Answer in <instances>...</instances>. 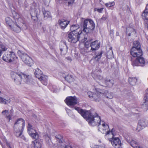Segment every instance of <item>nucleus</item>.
<instances>
[{"label":"nucleus","instance_id":"nucleus-10","mask_svg":"<svg viewBox=\"0 0 148 148\" xmlns=\"http://www.w3.org/2000/svg\"><path fill=\"white\" fill-rule=\"evenodd\" d=\"M142 56L136 58L135 60L132 61V64L133 66H144L145 65L146 60Z\"/></svg>","mask_w":148,"mask_h":148},{"label":"nucleus","instance_id":"nucleus-51","mask_svg":"<svg viewBox=\"0 0 148 148\" xmlns=\"http://www.w3.org/2000/svg\"><path fill=\"white\" fill-rule=\"evenodd\" d=\"M75 109L77 111L78 113H79L80 114L81 113L80 112H82V109L79 107L75 108Z\"/></svg>","mask_w":148,"mask_h":148},{"label":"nucleus","instance_id":"nucleus-60","mask_svg":"<svg viewBox=\"0 0 148 148\" xmlns=\"http://www.w3.org/2000/svg\"><path fill=\"white\" fill-rule=\"evenodd\" d=\"M110 53L111 54H112L113 53V52H112V50H111V51H110Z\"/></svg>","mask_w":148,"mask_h":148},{"label":"nucleus","instance_id":"nucleus-24","mask_svg":"<svg viewBox=\"0 0 148 148\" xmlns=\"http://www.w3.org/2000/svg\"><path fill=\"white\" fill-rule=\"evenodd\" d=\"M90 50L92 51L98 50L100 47V43L97 40L92 42L90 44Z\"/></svg>","mask_w":148,"mask_h":148},{"label":"nucleus","instance_id":"nucleus-53","mask_svg":"<svg viewBox=\"0 0 148 148\" xmlns=\"http://www.w3.org/2000/svg\"><path fill=\"white\" fill-rule=\"evenodd\" d=\"M75 0H72V1H71V0L68 1V3L69 5H73V3H74Z\"/></svg>","mask_w":148,"mask_h":148},{"label":"nucleus","instance_id":"nucleus-23","mask_svg":"<svg viewBox=\"0 0 148 148\" xmlns=\"http://www.w3.org/2000/svg\"><path fill=\"white\" fill-rule=\"evenodd\" d=\"M127 142L134 148H142L139 145L138 143L136 141L133 140L132 139H130L129 138L127 137L126 138Z\"/></svg>","mask_w":148,"mask_h":148},{"label":"nucleus","instance_id":"nucleus-16","mask_svg":"<svg viewBox=\"0 0 148 148\" xmlns=\"http://www.w3.org/2000/svg\"><path fill=\"white\" fill-rule=\"evenodd\" d=\"M142 16L143 19L144 20V27L148 29V4H147Z\"/></svg>","mask_w":148,"mask_h":148},{"label":"nucleus","instance_id":"nucleus-5","mask_svg":"<svg viewBox=\"0 0 148 148\" xmlns=\"http://www.w3.org/2000/svg\"><path fill=\"white\" fill-rule=\"evenodd\" d=\"M95 27V24L92 20L88 19L84 20L82 26V33L84 34L85 36L88 35V34L92 32Z\"/></svg>","mask_w":148,"mask_h":148},{"label":"nucleus","instance_id":"nucleus-6","mask_svg":"<svg viewBox=\"0 0 148 148\" xmlns=\"http://www.w3.org/2000/svg\"><path fill=\"white\" fill-rule=\"evenodd\" d=\"M5 21L7 25L12 31L18 33L21 30V25L18 24L17 22L14 23L12 19L9 17H7L5 18Z\"/></svg>","mask_w":148,"mask_h":148},{"label":"nucleus","instance_id":"nucleus-35","mask_svg":"<svg viewBox=\"0 0 148 148\" xmlns=\"http://www.w3.org/2000/svg\"><path fill=\"white\" fill-rule=\"evenodd\" d=\"M103 53V51L102 50L98 52V53H95L96 55L94 57L95 59L97 61H98L101 58Z\"/></svg>","mask_w":148,"mask_h":148},{"label":"nucleus","instance_id":"nucleus-36","mask_svg":"<svg viewBox=\"0 0 148 148\" xmlns=\"http://www.w3.org/2000/svg\"><path fill=\"white\" fill-rule=\"evenodd\" d=\"M34 74L36 77L37 78L40 77V76L43 75L41 71L39 69L37 68L35 70Z\"/></svg>","mask_w":148,"mask_h":148},{"label":"nucleus","instance_id":"nucleus-18","mask_svg":"<svg viewBox=\"0 0 148 148\" xmlns=\"http://www.w3.org/2000/svg\"><path fill=\"white\" fill-rule=\"evenodd\" d=\"M77 99L75 97H67L64 101L69 106H73L77 103Z\"/></svg>","mask_w":148,"mask_h":148},{"label":"nucleus","instance_id":"nucleus-47","mask_svg":"<svg viewBox=\"0 0 148 148\" xmlns=\"http://www.w3.org/2000/svg\"><path fill=\"white\" fill-rule=\"evenodd\" d=\"M103 8H101L99 9L97 8H95L94 9V10L95 11H97L99 13H102L103 12Z\"/></svg>","mask_w":148,"mask_h":148},{"label":"nucleus","instance_id":"nucleus-31","mask_svg":"<svg viewBox=\"0 0 148 148\" xmlns=\"http://www.w3.org/2000/svg\"><path fill=\"white\" fill-rule=\"evenodd\" d=\"M14 129V134L17 137H20L21 135L23 130L20 129L19 127H18L16 130H15V129Z\"/></svg>","mask_w":148,"mask_h":148},{"label":"nucleus","instance_id":"nucleus-8","mask_svg":"<svg viewBox=\"0 0 148 148\" xmlns=\"http://www.w3.org/2000/svg\"><path fill=\"white\" fill-rule=\"evenodd\" d=\"M108 132H109V133L110 132L113 136L110 139L109 141L110 142L112 145L116 148H118L119 147L121 146V141L120 139L118 137H114V130L113 128H112L111 130V131H110L109 129L108 130Z\"/></svg>","mask_w":148,"mask_h":148},{"label":"nucleus","instance_id":"nucleus-58","mask_svg":"<svg viewBox=\"0 0 148 148\" xmlns=\"http://www.w3.org/2000/svg\"><path fill=\"white\" fill-rule=\"evenodd\" d=\"M21 137L24 140H26V138L24 136H21Z\"/></svg>","mask_w":148,"mask_h":148},{"label":"nucleus","instance_id":"nucleus-30","mask_svg":"<svg viewBox=\"0 0 148 148\" xmlns=\"http://www.w3.org/2000/svg\"><path fill=\"white\" fill-rule=\"evenodd\" d=\"M64 78L69 83L73 82L75 80L74 77L73 75L69 74L65 77Z\"/></svg>","mask_w":148,"mask_h":148},{"label":"nucleus","instance_id":"nucleus-55","mask_svg":"<svg viewBox=\"0 0 148 148\" xmlns=\"http://www.w3.org/2000/svg\"><path fill=\"white\" fill-rule=\"evenodd\" d=\"M6 116V117L7 118V119H9V121H10L11 119V116L9 115L8 116Z\"/></svg>","mask_w":148,"mask_h":148},{"label":"nucleus","instance_id":"nucleus-12","mask_svg":"<svg viewBox=\"0 0 148 148\" xmlns=\"http://www.w3.org/2000/svg\"><path fill=\"white\" fill-rule=\"evenodd\" d=\"M12 15L14 19H17V23L18 24L21 25V27L24 26H26L25 22L23 18L21 16L18 14L13 11L12 13Z\"/></svg>","mask_w":148,"mask_h":148},{"label":"nucleus","instance_id":"nucleus-48","mask_svg":"<svg viewBox=\"0 0 148 148\" xmlns=\"http://www.w3.org/2000/svg\"><path fill=\"white\" fill-rule=\"evenodd\" d=\"M95 146L96 148H106L105 145L103 144L99 145H96Z\"/></svg>","mask_w":148,"mask_h":148},{"label":"nucleus","instance_id":"nucleus-42","mask_svg":"<svg viewBox=\"0 0 148 148\" xmlns=\"http://www.w3.org/2000/svg\"><path fill=\"white\" fill-rule=\"evenodd\" d=\"M55 137L56 139L57 140V141H58L59 143H62V137L61 135L58 134V135H56Z\"/></svg>","mask_w":148,"mask_h":148},{"label":"nucleus","instance_id":"nucleus-46","mask_svg":"<svg viewBox=\"0 0 148 148\" xmlns=\"http://www.w3.org/2000/svg\"><path fill=\"white\" fill-rule=\"evenodd\" d=\"M66 112L69 116L71 117H73L74 116L72 112L69 109H68L67 110H66Z\"/></svg>","mask_w":148,"mask_h":148},{"label":"nucleus","instance_id":"nucleus-39","mask_svg":"<svg viewBox=\"0 0 148 148\" xmlns=\"http://www.w3.org/2000/svg\"><path fill=\"white\" fill-rule=\"evenodd\" d=\"M135 30L134 29L131 28V27H129L128 29H127L126 31V34L128 35L129 36L131 35V33L132 32H134Z\"/></svg>","mask_w":148,"mask_h":148},{"label":"nucleus","instance_id":"nucleus-45","mask_svg":"<svg viewBox=\"0 0 148 148\" xmlns=\"http://www.w3.org/2000/svg\"><path fill=\"white\" fill-rule=\"evenodd\" d=\"M95 79L96 80H99L101 82H102V83L103 82V80H104V79H103V77L100 75H96Z\"/></svg>","mask_w":148,"mask_h":148},{"label":"nucleus","instance_id":"nucleus-52","mask_svg":"<svg viewBox=\"0 0 148 148\" xmlns=\"http://www.w3.org/2000/svg\"><path fill=\"white\" fill-rule=\"evenodd\" d=\"M75 109L77 111L78 113H79L80 114L81 113L80 112H82V109L79 107L75 108Z\"/></svg>","mask_w":148,"mask_h":148},{"label":"nucleus","instance_id":"nucleus-50","mask_svg":"<svg viewBox=\"0 0 148 148\" xmlns=\"http://www.w3.org/2000/svg\"><path fill=\"white\" fill-rule=\"evenodd\" d=\"M9 113V111L8 110H5L2 111L1 113L4 115L7 116V114Z\"/></svg>","mask_w":148,"mask_h":148},{"label":"nucleus","instance_id":"nucleus-56","mask_svg":"<svg viewBox=\"0 0 148 148\" xmlns=\"http://www.w3.org/2000/svg\"><path fill=\"white\" fill-rule=\"evenodd\" d=\"M6 141V143L7 146L9 147L10 148H12L10 146V144L9 143Z\"/></svg>","mask_w":148,"mask_h":148},{"label":"nucleus","instance_id":"nucleus-21","mask_svg":"<svg viewBox=\"0 0 148 148\" xmlns=\"http://www.w3.org/2000/svg\"><path fill=\"white\" fill-rule=\"evenodd\" d=\"M99 84L102 86L111 87L114 84V81L112 79H106L104 80H103L102 84L99 83Z\"/></svg>","mask_w":148,"mask_h":148},{"label":"nucleus","instance_id":"nucleus-61","mask_svg":"<svg viewBox=\"0 0 148 148\" xmlns=\"http://www.w3.org/2000/svg\"><path fill=\"white\" fill-rule=\"evenodd\" d=\"M88 51H85V52H86V53L87 52H88Z\"/></svg>","mask_w":148,"mask_h":148},{"label":"nucleus","instance_id":"nucleus-19","mask_svg":"<svg viewBox=\"0 0 148 148\" xmlns=\"http://www.w3.org/2000/svg\"><path fill=\"white\" fill-rule=\"evenodd\" d=\"M21 129L23 130L25 126V120L22 118L18 119L14 123V129H15L16 130L18 127H19L20 128L21 126Z\"/></svg>","mask_w":148,"mask_h":148},{"label":"nucleus","instance_id":"nucleus-20","mask_svg":"<svg viewBox=\"0 0 148 148\" xmlns=\"http://www.w3.org/2000/svg\"><path fill=\"white\" fill-rule=\"evenodd\" d=\"M148 123L145 119H143L140 120L138 123V127L136 128L137 132L139 131L140 130L147 126Z\"/></svg>","mask_w":148,"mask_h":148},{"label":"nucleus","instance_id":"nucleus-15","mask_svg":"<svg viewBox=\"0 0 148 148\" xmlns=\"http://www.w3.org/2000/svg\"><path fill=\"white\" fill-rule=\"evenodd\" d=\"M95 90L99 92L101 95H102V96H104L106 98L111 99L113 98L112 93L111 92H109L107 90L97 88H95Z\"/></svg>","mask_w":148,"mask_h":148},{"label":"nucleus","instance_id":"nucleus-57","mask_svg":"<svg viewBox=\"0 0 148 148\" xmlns=\"http://www.w3.org/2000/svg\"><path fill=\"white\" fill-rule=\"evenodd\" d=\"M110 34H112V35H113V29H112V30H110Z\"/></svg>","mask_w":148,"mask_h":148},{"label":"nucleus","instance_id":"nucleus-26","mask_svg":"<svg viewBox=\"0 0 148 148\" xmlns=\"http://www.w3.org/2000/svg\"><path fill=\"white\" fill-rule=\"evenodd\" d=\"M145 101L142 104L143 107L145 106L146 108H148V88L145 91V95L144 98Z\"/></svg>","mask_w":148,"mask_h":148},{"label":"nucleus","instance_id":"nucleus-41","mask_svg":"<svg viewBox=\"0 0 148 148\" xmlns=\"http://www.w3.org/2000/svg\"><path fill=\"white\" fill-rule=\"evenodd\" d=\"M7 49V48L5 46L3 45H0V57L2 53V52L6 51Z\"/></svg>","mask_w":148,"mask_h":148},{"label":"nucleus","instance_id":"nucleus-9","mask_svg":"<svg viewBox=\"0 0 148 148\" xmlns=\"http://www.w3.org/2000/svg\"><path fill=\"white\" fill-rule=\"evenodd\" d=\"M17 57L16 56L15 53L13 51L6 52L3 56L2 59L4 61L10 63L14 61Z\"/></svg>","mask_w":148,"mask_h":148},{"label":"nucleus","instance_id":"nucleus-2","mask_svg":"<svg viewBox=\"0 0 148 148\" xmlns=\"http://www.w3.org/2000/svg\"><path fill=\"white\" fill-rule=\"evenodd\" d=\"M12 78L17 85L21 84L22 80L25 83L31 84H32L33 79L31 76L22 72H12L11 73Z\"/></svg>","mask_w":148,"mask_h":148},{"label":"nucleus","instance_id":"nucleus-28","mask_svg":"<svg viewBox=\"0 0 148 148\" xmlns=\"http://www.w3.org/2000/svg\"><path fill=\"white\" fill-rule=\"evenodd\" d=\"M40 77L38 78L44 85H46L47 84V76L44 75H42L40 76Z\"/></svg>","mask_w":148,"mask_h":148},{"label":"nucleus","instance_id":"nucleus-3","mask_svg":"<svg viewBox=\"0 0 148 148\" xmlns=\"http://www.w3.org/2000/svg\"><path fill=\"white\" fill-rule=\"evenodd\" d=\"M12 78L17 85L21 84L22 80L25 83L31 84H32L33 79L31 76L22 72H12L11 73Z\"/></svg>","mask_w":148,"mask_h":148},{"label":"nucleus","instance_id":"nucleus-40","mask_svg":"<svg viewBox=\"0 0 148 148\" xmlns=\"http://www.w3.org/2000/svg\"><path fill=\"white\" fill-rule=\"evenodd\" d=\"M44 137L45 138L46 141L48 145H50V143H51V140L50 138V136L47 134L45 135L44 136Z\"/></svg>","mask_w":148,"mask_h":148},{"label":"nucleus","instance_id":"nucleus-49","mask_svg":"<svg viewBox=\"0 0 148 148\" xmlns=\"http://www.w3.org/2000/svg\"><path fill=\"white\" fill-rule=\"evenodd\" d=\"M60 148H72L71 146L69 145H61Z\"/></svg>","mask_w":148,"mask_h":148},{"label":"nucleus","instance_id":"nucleus-22","mask_svg":"<svg viewBox=\"0 0 148 148\" xmlns=\"http://www.w3.org/2000/svg\"><path fill=\"white\" fill-rule=\"evenodd\" d=\"M58 22L61 28L62 29H64L69 24L70 21L64 19H59L58 21Z\"/></svg>","mask_w":148,"mask_h":148},{"label":"nucleus","instance_id":"nucleus-43","mask_svg":"<svg viewBox=\"0 0 148 148\" xmlns=\"http://www.w3.org/2000/svg\"><path fill=\"white\" fill-rule=\"evenodd\" d=\"M34 12L33 13V11H32V10H31V9H30V13L31 16L32 17L33 16H36L37 14L38 13V11H37V10L35 9H34Z\"/></svg>","mask_w":148,"mask_h":148},{"label":"nucleus","instance_id":"nucleus-34","mask_svg":"<svg viewBox=\"0 0 148 148\" xmlns=\"http://www.w3.org/2000/svg\"><path fill=\"white\" fill-rule=\"evenodd\" d=\"M137 79L136 77H130L128 79V82L130 85L134 86L135 85L137 82Z\"/></svg>","mask_w":148,"mask_h":148},{"label":"nucleus","instance_id":"nucleus-17","mask_svg":"<svg viewBox=\"0 0 148 148\" xmlns=\"http://www.w3.org/2000/svg\"><path fill=\"white\" fill-rule=\"evenodd\" d=\"M131 55L134 57L137 58L143 55V52L141 49H136L134 48H132L130 50Z\"/></svg>","mask_w":148,"mask_h":148},{"label":"nucleus","instance_id":"nucleus-63","mask_svg":"<svg viewBox=\"0 0 148 148\" xmlns=\"http://www.w3.org/2000/svg\"><path fill=\"white\" fill-rule=\"evenodd\" d=\"M100 72H101V70H100Z\"/></svg>","mask_w":148,"mask_h":148},{"label":"nucleus","instance_id":"nucleus-64","mask_svg":"<svg viewBox=\"0 0 148 148\" xmlns=\"http://www.w3.org/2000/svg\"><path fill=\"white\" fill-rule=\"evenodd\" d=\"M1 91H0V93H1Z\"/></svg>","mask_w":148,"mask_h":148},{"label":"nucleus","instance_id":"nucleus-62","mask_svg":"<svg viewBox=\"0 0 148 148\" xmlns=\"http://www.w3.org/2000/svg\"><path fill=\"white\" fill-rule=\"evenodd\" d=\"M99 142H100V140H99Z\"/></svg>","mask_w":148,"mask_h":148},{"label":"nucleus","instance_id":"nucleus-29","mask_svg":"<svg viewBox=\"0 0 148 148\" xmlns=\"http://www.w3.org/2000/svg\"><path fill=\"white\" fill-rule=\"evenodd\" d=\"M88 35H86V37L87 38V39L86 40H85L84 42H85L84 45L85 48L88 49V48L90 47V44L91 43V41L92 39L90 38H88Z\"/></svg>","mask_w":148,"mask_h":148},{"label":"nucleus","instance_id":"nucleus-27","mask_svg":"<svg viewBox=\"0 0 148 148\" xmlns=\"http://www.w3.org/2000/svg\"><path fill=\"white\" fill-rule=\"evenodd\" d=\"M60 49L61 53L63 51H65L67 50V47L66 42L64 41H61L60 43Z\"/></svg>","mask_w":148,"mask_h":148},{"label":"nucleus","instance_id":"nucleus-13","mask_svg":"<svg viewBox=\"0 0 148 148\" xmlns=\"http://www.w3.org/2000/svg\"><path fill=\"white\" fill-rule=\"evenodd\" d=\"M95 110L92 109H91L89 110H82L80 114L88 122V119L90 118Z\"/></svg>","mask_w":148,"mask_h":148},{"label":"nucleus","instance_id":"nucleus-14","mask_svg":"<svg viewBox=\"0 0 148 148\" xmlns=\"http://www.w3.org/2000/svg\"><path fill=\"white\" fill-rule=\"evenodd\" d=\"M96 91V93H93L91 91H88L87 93L88 96L92 100H93L96 102H99L101 100V95L99 92Z\"/></svg>","mask_w":148,"mask_h":148},{"label":"nucleus","instance_id":"nucleus-32","mask_svg":"<svg viewBox=\"0 0 148 148\" xmlns=\"http://www.w3.org/2000/svg\"><path fill=\"white\" fill-rule=\"evenodd\" d=\"M11 101V100L9 98L7 99H4L0 96V103L4 104H6L8 103H10Z\"/></svg>","mask_w":148,"mask_h":148},{"label":"nucleus","instance_id":"nucleus-11","mask_svg":"<svg viewBox=\"0 0 148 148\" xmlns=\"http://www.w3.org/2000/svg\"><path fill=\"white\" fill-rule=\"evenodd\" d=\"M27 132L29 136L33 139L38 140L39 135L34 128L31 124L29 123L27 127Z\"/></svg>","mask_w":148,"mask_h":148},{"label":"nucleus","instance_id":"nucleus-33","mask_svg":"<svg viewBox=\"0 0 148 148\" xmlns=\"http://www.w3.org/2000/svg\"><path fill=\"white\" fill-rule=\"evenodd\" d=\"M79 25L77 24L73 25L70 26L71 32H75V33H78L77 30L79 28Z\"/></svg>","mask_w":148,"mask_h":148},{"label":"nucleus","instance_id":"nucleus-7","mask_svg":"<svg viewBox=\"0 0 148 148\" xmlns=\"http://www.w3.org/2000/svg\"><path fill=\"white\" fill-rule=\"evenodd\" d=\"M17 53L21 58L22 61L27 65L31 66L34 64V61L32 58L26 53L18 50Z\"/></svg>","mask_w":148,"mask_h":148},{"label":"nucleus","instance_id":"nucleus-44","mask_svg":"<svg viewBox=\"0 0 148 148\" xmlns=\"http://www.w3.org/2000/svg\"><path fill=\"white\" fill-rule=\"evenodd\" d=\"M115 5V3L114 1L109 2L108 3H106L105 4V6L107 7H111Z\"/></svg>","mask_w":148,"mask_h":148},{"label":"nucleus","instance_id":"nucleus-59","mask_svg":"<svg viewBox=\"0 0 148 148\" xmlns=\"http://www.w3.org/2000/svg\"><path fill=\"white\" fill-rule=\"evenodd\" d=\"M116 36H118L119 35V33L118 32H117L116 33Z\"/></svg>","mask_w":148,"mask_h":148},{"label":"nucleus","instance_id":"nucleus-4","mask_svg":"<svg viewBox=\"0 0 148 148\" xmlns=\"http://www.w3.org/2000/svg\"><path fill=\"white\" fill-rule=\"evenodd\" d=\"M68 41L73 43H75L77 41H80L83 42L87 39V38L85 34L82 33V31H79L78 33L75 32H71L68 34Z\"/></svg>","mask_w":148,"mask_h":148},{"label":"nucleus","instance_id":"nucleus-37","mask_svg":"<svg viewBox=\"0 0 148 148\" xmlns=\"http://www.w3.org/2000/svg\"><path fill=\"white\" fill-rule=\"evenodd\" d=\"M132 48H134L136 49L141 48L140 42L138 41H134L133 42V47Z\"/></svg>","mask_w":148,"mask_h":148},{"label":"nucleus","instance_id":"nucleus-54","mask_svg":"<svg viewBox=\"0 0 148 148\" xmlns=\"http://www.w3.org/2000/svg\"><path fill=\"white\" fill-rule=\"evenodd\" d=\"M107 19V17L106 16L103 15L102 17L101 18L100 20L105 21Z\"/></svg>","mask_w":148,"mask_h":148},{"label":"nucleus","instance_id":"nucleus-38","mask_svg":"<svg viewBox=\"0 0 148 148\" xmlns=\"http://www.w3.org/2000/svg\"><path fill=\"white\" fill-rule=\"evenodd\" d=\"M43 13L45 19L51 16V14L49 11H46L45 10L43 11Z\"/></svg>","mask_w":148,"mask_h":148},{"label":"nucleus","instance_id":"nucleus-1","mask_svg":"<svg viewBox=\"0 0 148 148\" xmlns=\"http://www.w3.org/2000/svg\"><path fill=\"white\" fill-rule=\"evenodd\" d=\"M93 114L92 115L90 118L88 119V124L91 126H95L98 125L99 129L102 130L103 133L108 134L109 132H108L109 129V125L103 121L101 120V117L94 110Z\"/></svg>","mask_w":148,"mask_h":148},{"label":"nucleus","instance_id":"nucleus-25","mask_svg":"<svg viewBox=\"0 0 148 148\" xmlns=\"http://www.w3.org/2000/svg\"><path fill=\"white\" fill-rule=\"evenodd\" d=\"M32 143L34 148H41L42 142L41 140H35Z\"/></svg>","mask_w":148,"mask_h":148}]
</instances>
